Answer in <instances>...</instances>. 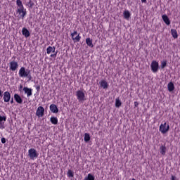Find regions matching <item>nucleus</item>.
Returning a JSON list of instances; mask_svg holds the SVG:
<instances>
[{"label": "nucleus", "instance_id": "b1692460", "mask_svg": "<svg viewBox=\"0 0 180 180\" xmlns=\"http://www.w3.org/2000/svg\"><path fill=\"white\" fill-rule=\"evenodd\" d=\"M16 4H17V6H18V9L25 8V6H23V4L22 3V1H20V0H17Z\"/></svg>", "mask_w": 180, "mask_h": 180}, {"label": "nucleus", "instance_id": "aec40b11", "mask_svg": "<svg viewBox=\"0 0 180 180\" xmlns=\"http://www.w3.org/2000/svg\"><path fill=\"white\" fill-rule=\"evenodd\" d=\"M167 153V147L165 145L161 146H160V154L162 155H165V153Z\"/></svg>", "mask_w": 180, "mask_h": 180}, {"label": "nucleus", "instance_id": "a211bd4d", "mask_svg": "<svg viewBox=\"0 0 180 180\" xmlns=\"http://www.w3.org/2000/svg\"><path fill=\"white\" fill-rule=\"evenodd\" d=\"M56 51V47L55 46H49L46 49V53L51 54V53H55Z\"/></svg>", "mask_w": 180, "mask_h": 180}, {"label": "nucleus", "instance_id": "c9c22d12", "mask_svg": "<svg viewBox=\"0 0 180 180\" xmlns=\"http://www.w3.org/2000/svg\"><path fill=\"white\" fill-rule=\"evenodd\" d=\"M22 88H23V86L22 84H20V87H19V91H21Z\"/></svg>", "mask_w": 180, "mask_h": 180}, {"label": "nucleus", "instance_id": "9d476101", "mask_svg": "<svg viewBox=\"0 0 180 180\" xmlns=\"http://www.w3.org/2000/svg\"><path fill=\"white\" fill-rule=\"evenodd\" d=\"M5 122H6V115H0V129L1 130H4L5 129Z\"/></svg>", "mask_w": 180, "mask_h": 180}, {"label": "nucleus", "instance_id": "ddd939ff", "mask_svg": "<svg viewBox=\"0 0 180 180\" xmlns=\"http://www.w3.org/2000/svg\"><path fill=\"white\" fill-rule=\"evenodd\" d=\"M14 99L17 103H19L20 105H22L23 103V100L22 99V97L19 96V94H14Z\"/></svg>", "mask_w": 180, "mask_h": 180}, {"label": "nucleus", "instance_id": "0eeeda50", "mask_svg": "<svg viewBox=\"0 0 180 180\" xmlns=\"http://www.w3.org/2000/svg\"><path fill=\"white\" fill-rule=\"evenodd\" d=\"M36 116H37V117H43V116H44V108H43V106H39L37 108Z\"/></svg>", "mask_w": 180, "mask_h": 180}, {"label": "nucleus", "instance_id": "a878e982", "mask_svg": "<svg viewBox=\"0 0 180 180\" xmlns=\"http://www.w3.org/2000/svg\"><path fill=\"white\" fill-rule=\"evenodd\" d=\"M122 106V101L119 98L115 99V107L120 108Z\"/></svg>", "mask_w": 180, "mask_h": 180}, {"label": "nucleus", "instance_id": "7ed1b4c3", "mask_svg": "<svg viewBox=\"0 0 180 180\" xmlns=\"http://www.w3.org/2000/svg\"><path fill=\"white\" fill-rule=\"evenodd\" d=\"M28 156L31 160H36L39 157V153L37 150L34 148H30L28 150Z\"/></svg>", "mask_w": 180, "mask_h": 180}, {"label": "nucleus", "instance_id": "f03ea898", "mask_svg": "<svg viewBox=\"0 0 180 180\" xmlns=\"http://www.w3.org/2000/svg\"><path fill=\"white\" fill-rule=\"evenodd\" d=\"M16 13L18 15V19H25V16H26L27 12L26 11V8H17Z\"/></svg>", "mask_w": 180, "mask_h": 180}, {"label": "nucleus", "instance_id": "4c0bfd02", "mask_svg": "<svg viewBox=\"0 0 180 180\" xmlns=\"http://www.w3.org/2000/svg\"><path fill=\"white\" fill-rule=\"evenodd\" d=\"M0 96H2V90H0Z\"/></svg>", "mask_w": 180, "mask_h": 180}, {"label": "nucleus", "instance_id": "7c9ffc66", "mask_svg": "<svg viewBox=\"0 0 180 180\" xmlns=\"http://www.w3.org/2000/svg\"><path fill=\"white\" fill-rule=\"evenodd\" d=\"M1 143H2V144H5V143H6V139L5 138H2Z\"/></svg>", "mask_w": 180, "mask_h": 180}, {"label": "nucleus", "instance_id": "e433bc0d", "mask_svg": "<svg viewBox=\"0 0 180 180\" xmlns=\"http://www.w3.org/2000/svg\"><path fill=\"white\" fill-rule=\"evenodd\" d=\"M172 180H175V176H172Z\"/></svg>", "mask_w": 180, "mask_h": 180}, {"label": "nucleus", "instance_id": "58836bf2", "mask_svg": "<svg viewBox=\"0 0 180 180\" xmlns=\"http://www.w3.org/2000/svg\"><path fill=\"white\" fill-rule=\"evenodd\" d=\"M11 104L13 103V98H11Z\"/></svg>", "mask_w": 180, "mask_h": 180}, {"label": "nucleus", "instance_id": "5701e85b", "mask_svg": "<svg viewBox=\"0 0 180 180\" xmlns=\"http://www.w3.org/2000/svg\"><path fill=\"white\" fill-rule=\"evenodd\" d=\"M86 44H87V46H89V47H94V44H92V39L91 38H87L86 39Z\"/></svg>", "mask_w": 180, "mask_h": 180}, {"label": "nucleus", "instance_id": "39448f33", "mask_svg": "<svg viewBox=\"0 0 180 180\" xmlns=\"http://www.w3.org/2000/svg\"><path fill=\"white\" fill-rule=\"evenodd\" d=\"M76 96L79 102H84L85 101V93L81 90H78L76 92Z\"/></svg>", "mask_w": 180, "mask_h": 180}, {"label": "nucleus", "instance_id": "473e14b6", "mask_svg": "<svg viewBox=\"0 0 180 180\" xmlns=\"http://www.w3.org/2000/svg\"><path fill=\"white\" fill-rule=\"evenodd\" d=\"M134 106L135 108H137V106H139V103L137 101L134 102Z\"/></svg>", "mask_w": 180, "mask_h": 180}, {"label": "nucleus", "instance_id": "ea45409f", "mask_svg": "<svg viewBox=\"0 0 180 180\" xmlns=\"http://www.w3.org/2000/svg\"><path fill=\"white\" fill-rule=\"evenodd\" d=\"M132 180H136L135 179H132Z\"/></svg>", "mask_w": 180, "mask_h": 180}, {"label": "nucleus", "instance_id": "2f4dec72", "mask_svg": "<svg viewBox=\"0 0 180 180\" xmlns=\"http://www.w3.org/2000/svg\"><path fill=\"white\" fill-rule=\"evenodd\" d=\"M51 57L56 58V57H57V53H54V54H51Z\"/></svg>", "mask_w": 180, "mask_h": 180}, {"label": "nucleus", "instance_id": "f3484780", "mask_svg": "<svg viewBox=\"0 0 180 180\" xmlns=\"http://www.w3.org/2000/svg\"><path fill=\"white\" fill-rule=\"evenodd\" d=\"M22 33L25 37H29V36H30V32H29V30L25 27L22 28Z\"/></svg>", "mask_w": 180, "mask_h": 180}, {"label": "nucleus", "instance_id": "cd10ccee", "mask_svg": "<svg viewBox=\"0 0 180 180\" xmlns=\"http://www.w3.org/2000/svg\"><path fill=\"white\" fill-rule=\"evenodd\" d=\"M84 180H95V176L91 174H89L87 176L84 178Z\"/></svg>", "mask_w": 180, "mask_h": 180}, {"label": "nucleus", "instance_id": "4468645a", "mask_svg": "<svg viewBox=\"0 0 180 180\" xmlns=\"http://www.w3.org/2000/svg\"><path fill=\"white\" fill-rule=\"evenodd\" d=\"M22 91H24L25 94H27V96L29 98V96H32V89H29V87H24L22 89Z\"/></svg>", "mask_w": 180, "mask_h": 180}, {"label": "nucleus", "instance_id": "f257e3e1", "mask_svg": "<svg viewBox=\"0 0 180 180\" xmlns=\"http://www.w3.org/2000/svg\"><path fill=\"white\" fill-rule=\"evenodd\" d=\"M19 77L20 78H28V81H32V75H30V70H26L25 67L20 68L18 72Z\"/></svg>", "mask_w": 180, "mask_h": 180}, {"label": "nucleus", "instance_id": "c85d7f7f", "mask_svg": "<svg viewBox=\"0 0 180 180\" xmlns=\"http://www.w3.org/2000/svg\"><path fill=\"white\" fill-rule=\"evenodd\" d=\"M68 176L69 178H74V173L71 170H68Z\"/></svg>", "mask_w": 180, "mask_h": 180}, {"label": "nucleus", "instance_id": "c756f323", "mask_svg": "<svg viewBox=\"0 0 180 180\" xmlns=\"http://www.w3.org/2000/svg\"><path fill=\"white\" fill-rule=\"evenodd\" d=\"M165 67H167V62L162 61L161 63V68H165Z\"/></svg>", "mask_w": 180, "mask_h": 180}, {"label": "nucleus", "instance_id": "412c9836", "mask_svg": "<svg viewBox=\"0 0 180 180\" xmlns=\"http://www.w3.org/2000/svg\"><path fill=\"white\" fill-rule=\"evenodd\" d=\"M50 122L51 123H52V124H57L58 123V119L57 118V117H51L50 119Z\"/></svg>", "mask_w": 180, "mask_h": 180}, {"label": "nucleus", "instance_id": "9b49d317", "mask_svg": "<svg viewBox=\"0 0 180 180\" xmlns=\"http://www.w3.org/2000/svg\"><path fill=\"white\" fill-rule=\"evenodd\" d=\"M99 84L103 89H108V88H109V83H108L106 80H101Z\"/></svg>", "mask_w": 180, "mask_h": 180}, {"label": "nucleus", "instance_id": "bb28decb", "mask_svg": "<svg viewBox=\"0 0 180 180\" xmlns=\"http://www.w3.org/2000/svg\"><path fill=\"white\" fill-rule=\"evenodd\" d=\"M89 140H91V136L89 135V134L88 133L84 134V141L86 143H88Z\"/></svg>", "mask_w": 180, "mask_h": 180}, {"label": "nucleus", "instance_id": "20e7f679", "mask_svg": "<svg viewBox=\"0 0 180 180\" xmlns=\"http://www.w3.org/2000/svg\"><path fill=\"white\" fill-rule=\"evenodd\" d=\"M159 130L162 134H165L169 130V124H167V122L161 124Z\"/></svg>", "mask_w": 180, "mask_h": 180}, {"label": "nucleus", "instance_id": "6e6552de", "mask_svg": "<svg viewBox=\"0 0 180 180\" xmlns=\"http://www.w3.org/2000/svg\"><path fill=\"white\" fill-rule=\"evenodd\" d=\"M19 68V64L15 60L10 62L9 68L11 71H16Z\"/></svg>", "mask_w": 180, "mask_h": 180}, {"label": "nucleus", "instance_id": "423d86ee", "mask_svg": "<svg viewBox=\"0 0 180 180\" xmlns=\"http://www.w3.org/2000/svg\"><path fill=\"white\" fill-rule=\"evenodd\" d=\"M72 39L75 43H78L79 40H81V36H79V34H78V32L74 31L71 34H70Z\"/></svg>", "mask_w": 180, "mask_h": 180}, {"label": "nucleus", "instance_id": "f704fd0d", "mask_svg": "<svg viewBox=\"0 0 180 180\" xmlns=\"http://www.w3.org/2000/svg\"><path fill=\"white\" fill-rule=\"evenodd\" d=\"M36 89L37 91H40V86H37Z\"/></svg>", "mask_w": 180, "mask_h": 180}, {"label": "nucleus", "instance_id": "6ab92c4d", "mask_svg": "<svg viewBox=\"0 0 180 180\" xmlns=\"http://www.w3.org/2000/svg\"><path fill=\"white\" fill-rule=\"evenodd\" d=\"M167 89H168L169 92H172V91H174V89H175V86H174V83H172V82L168 83Z\"/></svg>", "mask_w": 180, "mask_h": 180}, {"label": "nucleus", "instance_id": "393cba45", "mask_svg": "<svg viewBox=\"0 0 180 180\" xmlns=\"http://www.w3.org/2000/svg\"><path fill=\"white\" fill-rule=\"evenodd\" d=\"M124 19L128 20L129 18H130V12L129 11H125L123 13Z\"/></svg>", "mask_w": 180, "mask_h": 180}, {"label": "nucleus", "instance_id": "dca6fc26", "mask_svg": "<svg viewBox=\"0 0 180 180\" xmlns=\"http://www.w3.org/2000/svg\"><path fill=\"white\" fill-rule=\"evenodd\" d=\"M162 19L166 25H171V21H169V18H168V16L167 15H163L162 16Z\"/></svg>", "mask_w": 180, "mask_h": 180}, {"label": "nucleus", "instance_id": "f8f14e48", "mask_svg": "<svg viewBox=\"0 0 180 180\" xmlns=\"http://www.w3.org/2000/svg\"><path fill=\"white\" fill-rule=\"evenodd\" d=\"M3 99L6 103L9 102V101H11V93H9V91H5Z\"/></svg>", "mask_w": 180, "mask_h": 180}, {"label": "nucleus", "instance_id": "1a4fd4ad", "mask_svg": "<svg viewBox=\"0 0 180 180\" xmlns=\"http://www.w3.org/2000/svg\"><path fill=\"white\" fill-rule=\"evenodd\" d=\"M158 67H159L158 62L155 60L152 61L150 68L153 72H157V71H158Z\"/></svg>", "mask_w": 180, "mask_h": 180}, {"label": "nucleus", "instance_id": "2eb2a0df", "mask_svg": "<svg viewBox=\"0 0 180 180\" xmlns=\"http://www.w3.org/2000/svg\"><path fill=\"white\" fill-rule=\"evenodd\" d=\"M50 110L52 112V113H58V108L55 104H51L50 105Z\"/></svg>", "mask_w": 180, "mask_h": 180}, {"label": "nucleus", "instance_id": "4be33fe9", "mask_svg": "<svg viewBox=\"0 0 180 180\" xmlns=\"http://www.w3.org/2000/svg\"><path fill=\"white\" fill-rule=\"evenodd\" d=\"M171 33H172V37H174V39H178V32H176V30L172 29Z\"/></svg>", "mask_w": 180, "mask_h": 180}, {"label": "nucleus", "instance_id": "72a5a7b5", "mask_svg": "<svg viewBox=\"0 0 180 180\" xmlns=\"http://www.w3.org/2000/svg\"><path fill=\"white\" fill-rule=\"evenodd\" d=\"M142 4H147V0H141Z\"/></svg>", "mask_w": 180, "mask_h": 180}]
</instances>
